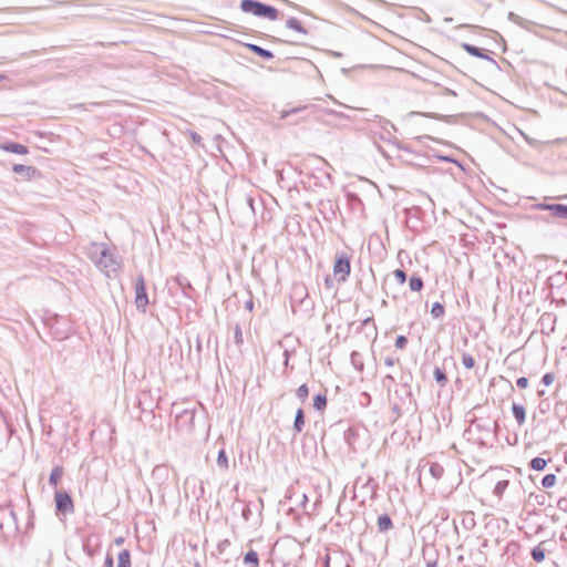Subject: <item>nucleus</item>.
<instances>
[{
    "label": "nucleus",
    "instance_id": "1",
    "mask_svg": "<svg viewBox=\"0 0 567 567\" xmlns=\"http://www.w3.org/2000/svg\"><path fill=\"white\" fill-rule=\"evenodd\" d=\"M498 427L496 421L491 422L488 420H482L474 417L468 427L464 431V435H467L468 440H473L480 445H486V440L491 436L492 431Z\"/></svg>",
    "mask_w": 567,
    "mask_h": 567
},
{
    "label": "nucleus",
    "instance_id": "2",
    "mask_svg": "<svg viewBox=\"0 0 567 567\" xmlns=\"http://www.w3.org/2000/svg\"><path fill=\"white\" fill-rule=\"evenodd\" d=\"M239 7L245 13H250L257 18L268 19L270 21H276L280 14L276 7L259 0H241Z\"/></svg>",
    "mask_w": 567,
    "mask_h": 567
},
{
    "label": "nucleus",
    "instance_id": "3",
    "mask_svg": "<svg viewBox=\"0 0 567 567\" xmlns=\"http://www.w3.org/2000/svg\"><path fill=\"white\" fill-rule=\"evenodd\" d=\"M168 290L173 295L181 293L185 299L194 300L195 289L187 277L177 275L167 280Z\"/></svg>",
    "mask_w": 567,
    "mask_h": 567
},
{
    "label": "nucleus",
    "instance_id": "4",
    "mask_svg": "<svg viewBox=\"0 0 567 567\" xmlns=\"http://www.w3.org/2000/svg\"><path fill=\"white\" fill-rule=\"evenodd\" d=\"M134 303L136 309L143 313L146 312V308L150 305L148 293L146 289V282L144 275L141 272L134 280Z\"/></svg>",
    "mask_w": 567,
    "mask_h": 567
},
{
    "label": "nucleus",
    "instance_id": "5",
    "mask_svg": "<svg viewBox=\"0 0 567 567\" xmlns=\"http://www.w3.org/2000/svg\"><path fill=\"white\" fill-rule=\"evenodd\" d=\"M351 272V257L347 252H338L333 262V275L339 284L348 280Z\"/></svg>",
    "mask_w": 567,
    "mask_h": 567
},
{
    "label": "nucleus",
    "instance_id": "6",
    "mask_svg": "<svg viewBox=\"0 0 567 567\" xmlns=\"http://www.w3.org/2000/svg\"><path fill=\"white\" fill-rule=\"evenodd\" d=\"M55 514L56 516H66L74 513V503L71 494L65 489L54 492Z\"/></svg>",
    "mask_w": 567,
    "mask_h": 567
},
{
    "label": "nucleus",
    "instance_id": "7",
    "mask_svg": "<svg viewBox=\"0 0 567 567\" xmlns=\"http://www.w3.org/2000/svg\"><path fill=\"white\" fill-rule=\"evenodd\" d=\"M100 256L95 259V264L105 271L106 276L110 277L111 272H116L120 268V264L116 260L114 254L105 245L100 246Z\"/></svg>",
    "mask_w": 567,
    "mask_h": 567
},
{
    "label": "nucleus",
    "instance_id": "8",
    "mask_svg": "<svg viewBox=\"0 0 567 567\" xmlns=\"http://www.w3.org/2000/svg\"><path fill=\"white\" fill-rule=\"evenodd\" d=\"M172 412L175 413V424L179 430L190 431L194 426L196 409L185 408L179 410L173 404Z\"/></svg>",
    "mask_w": 567,
    "mask_h": 567
},
{
    "label": "nucleus",
    "instance_id": "9",
    "mask_svg": "<svg viewBox=\"0 0 567 567\" xmlns=\"http://www.w3.org/2000/svg\"><path fill=\"white\" fill-rule=\"evenodd\" d=\"M400 400V404L405 406V412L414 414L417 411V403L412 394V390L408 382H402L401 388L394 391Z\"/></svg>",
    "mask_w": 567,
    "mask_h": 567
},
{
    "label": "nucleus",
    "instance_id": "10",
    "mask_svg": "<svg viewBox=\"0 0 567 567\" xmlns=\"http://www.w3.org/2000/svg\"><path fill=\"white\" fill-rule=\"evenodd\" d=\"M43 322L45 327L49 328L51 336L55 340H63L68 337V329L61 327V323L64 324L65 322V320L62 317L52 315L45 318Z\"/></svg>",
    "mask_w": 567,
    "mask_h": 567
},
{
    "label": "nucleus",
    "instance_id": "11",
    "mask_svg": "<svg viewBox=\"0 0 567 567\" xmlns=\"http://www.w3.org/2000/svg\"><path fill=\"white\" fill-rule=\"evenodd\" d=\"M535 209L538 210H547L550 213L551 217L557 219L565 220L567 215V205L566 204H548V203H538L534 205Z\"/></svg>",
    "mask_w": 567,
    "mask_h": 567
},
{
    "label": "nucleus",
    "instance_id": "12",
    "mask_svg": "<svg viewBox=\"0 0 567 567\" xmlns=\"http://www.w3.org/2000/svg\"><path fill=\"white\" fill-rule=\"evenodd\" d=\"M4 526L17 532L19 529L18 518L12 508L0 509V530L4 534Z\"/></svg>",
    "mask_w": 567,
    "mask_h": 567
},
{
    "label": "nucleus",
    "instance_id": "13",
    "mask_svg": "<svg viewBox=\"0 0 567 567\" xmlns=\"http://www.w3.org/2000/svg\"><path fill=\"white\" fill-rule=\"evenodd\" d=\"M403 213L410 228H417V224L425 215V212L420 206L404 208Z\"/></svg>",
    "mask_w": 567,
    "mask_h": 567
},
{
    "label": "nucleus",
    "instance_id": "14",
    "mask_svg": "<svg viewBox=\"0 0 567 567\" xmlns=\"http://www.w3.org/2000/svg\"><path fill=\"white\" fill-rule=\"evenodd\" d=\"M12 172L24 176L27 181H31L34 178H40L42 176L41 172L34 166H27L23 164H13Z\"/></svg>",
    "mask_w": 567,
    "mask_h": 567
},
{
    "label": "nucleus",
    "instance_id": "15",
    "mask_svg": "<svg viewBox=\"0 0 567 567\" xmlns=\"http://www.w3.org/2000/svg\"><path fill=\"white\" fill-rule=\"evenodd\" d=\"M169 478V468L166 464H158L152 471V480L162 487Z\"/></svg>",
    "mask_w": 567,
    "mask_h": 567
},
{
    "label": "nucleus",
    "instance_id": "16",
    "mask_svg": "<svg viewBox=\"0 0 567 567\" xmlns=\"http://www.w3.org/2000/svg\"><path fill=\"white\" fill-rule=\"evenodd\" d=\"M462 48L470 55L478 58V59H482V60L489 61L491 63H493L495 66L498 68L497 62L492 56H489L487 51H485L484 49L478 48V47L473 45V44H470V43H463Z\"/></svg>",
    "mask_w": 567,
    "mask_h": 567
},
{
    "label": "nucleus",
    "instance_id": "17",
    "mask_svg": "<svg viewBox=\"0 0 567 567\" xmlns=\"http://www.w3.org/2000/svg\"><path fill=\"white\" fill-rule=\"evenodd\" d=\"M82 548H83L84 554L90 559L89 561L84 563V567H94L92 559L95 555H97L100 553L101 547L97 544L93 545L91 539H87V540L83 542Z\"/></svg>",
    "mask_w": 567,
    "mask_h": 567
},
{
    "label": "nucleus",
    "instance_id": "18",
    "mask_svg": "<svg viewBox=\"0 0 567 567\" xmlns=\"http://www.w3.org/2000/svg\"><path fill=\"white\" fill-rule=\"evenodd\" d=\"M1 150L8 153L18 154V155H27L29 154V148L13 141H7L0 145Z\"/></svg>",
    "mask_w": 567,
    "mask_h": 567
},
{
    "label": "nucleus",
    "instance_id": "19",
    "mask_svg": "<svg viewBox=\"0 0 567 567\" xmlns=\"http://www.w3.org/2000/svg\"><path fill=\"white\" fill-rule=\"evenodd\" d=\"M359 436L358 430L353 426H349L346 430H343V440L344 443L348 445V447L351 451H355V442Z\"/></svg>",
    "mask_w": 567,
    "mask_h": 567
},
{
    "label": "nucleus",
    "instance_id": "20",
    "mask_svg": "<svg viewBox=\"0 0 567 567\" xmlns=\"http://www.w3.org/2000/svg\"><path fill=\"white\" fill-rule=\"evenodd\" d=\"M246 48L252 52L254 54H256L257 56L266 60V61H269V60H272L274 59V53L268 50V49H265V48H261L260 45H257V44H254V43H247L246 44Z\"/></svg>",
    "mask_w": 567,
    "mask_h": 567
},
{
    "label": "nucleus",
    "instance_id": "21",
    "mask_svg": "<svg viewBox=\"0 0 567 567\" xmlns=\"http://www.w3.org/2000/svg\"><path fill=\"white\" fill-rule=\"evenodd\" d=\"M306 423V414L302 408H298L295 414V420L292 424V430L295 435L300 434L303 431Z\"/></svg>",
    "mask_w": 567,
    "mask_h": 567
},
{
    "label": "nucleus",
    "instance_id": "22",
    "mask_svg": "<svg viewBox=\"0 0 567 567\" xmlns=\"http://www.w3.org/2000/svg\"><path fill=\"white\" fill-rule=\"evenodd\" d=\"M328 405V398L327 393L324 392H318L312 398V406L316 411L323 413Z\"/></svg>",
    "mask_w": 567,
    "mask_h": 567
},
{
    "label": "nucleus",
    "instance_id": "23",
    "mask_svg": "<svg viewBox=\"0 0 567 567\" xmlns=\"http://www.w3.org/2000/svg\"><path fill=\"white\" fill-rule=\"evenodd\" d=\"M377 526L379 533H386L393 528L392 518L389 514L383 513L378 516Z\"/></svg>",
    "mask_w": 567,
    "mask_h": 567
},
{
    "label": "nucleus",
    "instance_id": "24",
    "mask_svg": "<svg viewBox=\"0 0 567 567\" xmlns=\"http://www.w3.org/2000/svg\"><path fill=\"white\" fill-rule=\"evenodd\" d=\"M243 563L246 567H259L260 566V559L258 553L250 548L244 556H243Z\"/></svg>",
    "mask_w": 567,
    "mask_h": 567
},
{
    "label": "nucleus",
    "instance_id": "25",
    "mask_svg": "<svg viewBox=\"0 0 567 567\" xmlns=\"http://www.w3.org/2000/svg\"><path fill=\"white\" fill-rule=\"evenodd\" d=\"M64 473L63 466L55 465L49 476V485L53 487L56 491L58 484L60 480L62 478Z\"/></svg>",
    "mask_w": 567,
    "mask_h": 567
},
{
    "label": "nucleus",
    "instance_id": "26",
    "mask_svg": "<svg viewBox=\"0 0 567 567\" xmlns=\"http://www.w3.org/2000/svg\"><path fill=\"white\" fill-rule=\"evenodd\" d=\"M512 413L518 425H523L526 421V409L524 405L518 403L512 404Z\"/></svg>",
    "mask_w": 567,
    "mask_h": 567
},
{
    "label": "nucleus",
    "instance_id": "27",
    "mask_svg": "<svg viewBox=\"0 0 567 567\" xmlns=\"http://www.w3.org/2000/svg\"><path fill=\"white\" fill-rule=\"evenodd\" d=\"M379 484L374 481L373 477L369 476L367 481L361 485V489H365L367 493H370V498L375 499L378 496Z\"/></svg>",
    "mask_w": 567,
    "mask_h": 567
},
{
    "label": "nucleus",
    "instance_id": "28",
    "mask_svg": "<svg viewBox=\"0 0 567 567\" xmlns=\"http://www.w3.org/2000/svg\"><path fill=\"white\" fill-rule=\"evenodd\" d=\"M550 458H544L542 456L533 457L528 463V468L532 471H544L548 464Z\"/></svg>",
    "mask_w": 567,
    "mask_h": 567
},
{
    "label": "nucleus",
    "instance_id": "29",
    "mask_svg": "<svg viewBox=\"0 0 567 567\" xmlns=\"http://www.w3.org/2000/svg\"><path fill=\"white\" fill-rule=\"evenodd\" d=\"M548 284L551 288L561 287L563 285L567 284V274L558 271V272L551 275L548 278Z\"/></svg>",
    "mask_w": 567,
    "mask_h": 567
},
{
    "label": "nucleus",
    "instance_id": "30",
    "mask_svg": "<svg viewBox=\"0 0 567 567\" xmlns=\"http://www.w3.org/2000/svg\"><path fill=\"white\" fill-rule=\"evenodd\" d=\"M286 27L291 29L298 33L308 34V30L302 25V23L295 17H290L286 21Z\"/></svg>",
    "mask_w": 567,
    "mask_h": 567
},
{
    "label": "nucleus",
    "instance_id": "31",
    "mask_svg": "<svg viewBox=\"0 0 567 567\" xmlns=\"http://www.w3.org/2000/svg\"><path fill=\"white\" fill-rule=\"evenodd\" d=\"M308 109H309L308 105H299V106H295V107H291V109H288V110H282V111H280V118L281 120L289 118V117H291L293 115H298V114L303 113Z\"/></svg>",
    "mask_w": 567,
    "mask_h": 567
},
{
    "label": "nucleus",
    "instance_id": "32",
    "mask_svg": "<svg viewBox=\"0 0 567 567\" xmlns=\"http://www.w3.org/2000/svg\"><path fill=\"white\" fill-rule=\"evenodd\" d=\"M545 542H542L530 550V556L534 561L542 563L546 557V549L544 548Z\"/></svg>",
    "mask_w": 567,
    "mask_h": 567
},
{
    "label": "nucleus",
    "instance_id": "33",
    "mask_svg": "<svg viewBox=\"0 0 567 567\" xmlns=\"http://www.w3.org/2000/svg\"><path fill=\"white\" fill-rule=\"evenodd\" d=\"M433 377L435 382L444 388L447 384V375L444 368L435 367L433 371Z\"/></svg>",
    "mask_w": 567,
    "mask_h": 567
},
{
    "label": "nucleus",
    "instance_id": "34",
    "mask_svg": "<svg viewBox=\"0 0 567 567\" xmlns=\"http://www.w3.org/2000/svg\"><path fill=\"white\" fill-rule=\"evenodd\" d=\"M150 399L148 393H143L138 399V405L143 413H150L153 414L155 405L152 401L146 402V400Z\"/></svg>",
    "mask_w": 567,
    "mask_h": 567
},
{
    "label": "nucleus",
    "instance_id": "35",
    "mask_svg": "<svg viewBox=\"0 0 567 567\" xmlns=\"http://www.w3.org/2000/svg\"><path fill=\"white\" fill-rule=\"evenodd\" d=\"M409 287L411 291L420 292L424 287V281L421 276L413 274L409 279Z\"/></svg>",
    "mask_w": 567,
    "mask_h": 567
},
{
    "label": "nucleus",
    "instance_id": "36",
    "mask_svg": "<svg viewBox=\"0 0 567 567\" xmlns=\"http://www.w3.org/2000/svg\"><path fill=\"white\" fill-rule=\"evenodd\" d=\"M117 567H132L131 551L122 549L117 555Z\"/></svg>",
    "mask_w": 567,
    "mask_h": 567
},
{
    "label": "nucleus",
    "instance_id": "37",
    "mask_svg": "<svg viewBox=\"0 0 567 567\" xmlns=\"http://www.w3.org/2000/svg\"><path fill=\"white\" fill-rule=\"evenodd\" d=\"M217 465L220 470L227 471L229 468L228 456L224 447L218 451Z\"/></svg>",
    "mask_w": 567,
    "mask_h": 567
},
{
    "label": "nucleus",
    "instance_id": "38",
    "mask_svg": "<svg viewBox=\"0 0 567 567\" xmlns=\"http://www.w3.org/2000/svg\"><path fill=\"white\" fill-rule=\"evenodd\" d=\"M430 313L434 319H442L445 315L444 305L441 303L440 301L434 302L431 307Z\"/></svg>",
    "mask_w": 567,
    "mask_h": 567
},
{
    "label": "nucleus",
    "instance_id": "39",
    "mask_svg": "<svg viewBox=\"0 0 567 567\" xmlns=\"http://www.w3.org/2000/svg\"><path fill=\"white\" fill-rule=\"evenodd\" d=\"M347 199L352 209L363 208V202L355 193H347Z\"/></svg>",
    "mask_w": 567,
    "mask_h": 567
},
{
    "label": "nucleus",
    "instance_id": "40",
    "mask_svg": "<svg viewBox=\"0 0 567 567\" xmlns=\"http://www.w3.org/2000/svg\"><path fill=\"white\" fill-rule=\"evenodd\" d=\"M350 360L357 371H360V372L363 371L364 364L362 361V355L358 351L351 352Z\"/></svg>",
    "mask_w": 567,
    "mask_h": 567
},
{
    "label": "nucleus",
    "instance_id": "41",
    "mask_svg": "<svg viewBox=\"0 0 567 567\" xmlns=\"http://www.w3.org/2000/svg\"><path fill=\"white\" fill-rule=\"evenodd\" d=\"M429 472L433 478L440 480L443 476L444 468L441 464L434 462L430 464Z\"/></svg>",
    "mask_w": 567,
    "mask_h": 567
},
{
    "label": "nucleus",
    "instance_id": "42",
    "mask_svg": "<svg viewBox=\"0 0 567 567\" xmlns=\"http://www.w3.org/2000/svg\"><path fill=\"white\" fill-rule=\"evenodd\" d=\"M309 395V386L307 383H302L299 385L296 390V398L301 402L305 403L307 398Z\"/></svg>",
    "mask_w": 567,
    "mask_h": 567
},
{
    "label": "nucleus",
    "instance_id": "43",
    "mask_svg": "<svg viewBox=\"0 0 567 567\" xmlns=\"http://www.w3.org/2000/svg\"><path fill=\"white\" fill-rule=\"evenodd\" d=\"M508 484L509 482L506 480L498 481L494 486L493 494L497 497H502L508 487Z\"/></svg>",
    "mask_w": 567,
    "mask_h": 567
},
{
    "label": "nucleus",
    "instance_id": "44",
    "mask_svg": "<svg viewBox=\"0 0 567 567\" xmlns=\"http://www.w3.org/2000/svg\"><path fill=\"white\" fill-rule=\"evenodd\" d=\"M556 481H557V477L554 473H549V474H546L543 478H542V486L545 487V488H550L553 487L555 484H556Z\"/></svg>",
    "mask_w": 567,
    "mask_h": 567
},
{
    "label": "nucleus",
    "instance_id": "45",
    "mask_svg": "<svg viewBox=\"0 0 567 567\" xmlns=\"http://www.w3.org/2000/svg\"><path fill=\"white\" fill-rule=\"evenodd\" d=\"M462 524L466 529H468V530L473 529L475 526L474 513L467 512L465 514V516L463 517Z\"/></svg>",
    "mask_w": 567,
    "mask_h": 567
},
{
    "label": "nucleus",
    "instance_id": "46",
    "mask_svg": "<svg viewBox=\"0 0 567 567\" xmlns=\"http://www.w3.org/2000/svg\"><path fill=\"white\" fill-rule=\"evenodd\" d=\"M234 342L237 347H241L244 343L241 327L237 323L234 328Z\"/></svg>",
    "mask_w": 567,
    "mask_h": 567
},
{
    "label": "nucleus",
    "instance_id": "47",
    "mask_svg": "<svg viewBox=\"0 0 567 567\" xmlns=\"http://www.w3.org/2000/svg\"><path fill=\"white\" fill-rule=\"evenodd\" d=\"M462 364L465 369H473L475 365V359L470 353H463L462 354Z\"/></svg>",
    "mask_w": 567,
    "mask_h": 567
},
{
    "label": "nucleus",
    "instance_id": "48",
    "mask_svg": "<svg viewBox=\"0 0 567 567\" xmlns=\"http://www.w3.org/2000/svg\"><path fill=\"white\" fill-rule=\"evenodd\" d=\"M471 556L473 557L475 565L480 567H482L487 560L482 549L477 550L475 554H471Z\"/></svg>",
    "mask_w": 567,
    "mask_h": 567
},
{
    "label": "nucleus",
    "instance_id": "49",
    "mask_svg": "<svg viewBox=\"0 0 567 567\" xmlns=\"http://www.w3.org/2000/svg\"><path fill=\"white\" fill-rule=\"evenodd\" d=\"M393 276L399 285H404L408 279V275L403 269H395Z\"/></svg>",
    "mask_w": 567,
    "mask_h": 567
},
{
    "label": "nucleus",
    "instance_id": "50",
    "mask_svg": "<svg viewBox=\"0 0 567 567\" xmlns=\"http://www.w3.org/2000/svg\"><path fill=\"white\" fill-rule=\"evenodd\" d=\"M251 502H247L244 504L243 506V509H241V517L244 518L245 522H249L250 520V517L252 515V511H251Z\"/></svg>",
    "mask_w": 567,
    "mask_h": 567
},
{
    "label": "nucleus",
    "instance_id": "51",
    "mask_svg": "<svg viewBox=\"0 0 567 567\" xmlns=\"http://www.w3.org/2000/svg\"><path fill=\"white\" fill-rule=\"evenodd\" d=\"M408 342H409L408 338L405 336H403V334H400V336H398L395 338L394 346H395L396 349L404 350L406 348V346H408Z\"/></svg>",
    "mask_w": 567,
    "mask_h": 567
},
{
    "label": "nucleus",
    "instance_id": "52",
    "mask_svg": "<svg viewBox=\"0 0 567 567\" xmlns=\"http://www.w3.org/2000/svg\"><path fill=\"white\" fill-rule=\"evenodd\" d=\"M188 135H189V138L192 140L193 143L197 144L198 146L204 147L203 138H202V136L197 132L189 131Z\"/></svg>",
    "mask_w": 567,
    "mask_h": 567
},
{
    "label": "nucleus",
    "instance_id": "53",
    "mask_svg": "<svg viewBox=\"0 0 567 567\" xmlns=\"http://www.w3.org/2000/svg\"><path fill=\"white\" fill-rule=\"evenodd\" d=\"M395 383V379L392 374H386L383 379H382V385L383 388H385L388 391L391 390V385Z\"/></svg>",
    "mask_w": 567,
    "mask_h": 567
},
{
    "label": "nucleus",
    "instance_id": "54",
    "mask_svg": "<svg viewBox=\"0 0 567 567\" xmlns=\"http://www.w3.org/2000/svg\"><path fill=\"white\" fill-rule=\"evenodd\" d=\"M392 412L395 414L396 419L403 415L405 412V406L400 403H394L391 408Z\"/></svg>",
    "mask_w": 567,
    "mask_h": 567
},
{
    "label": "nucleus",
    "instance_id": "55",
    "mask_svg": "<svg viewBox=\"0 0 567 567\" xmlns=\"http://www.w3.org/2000/svg\"><path fill=\"white\" fill-rule=\"evenodd\" d=\"M555 380V374L553 372H547L543 375L542 378V383L545 385V386H549Z\"/></svg>",
    "mask_w": 567,
    "mask_h": 567
},
{
    "label": "nucleus",
    "instance_id": "56",
    "mask_svg": "<svg viewBox=\"0 0 567 567\" xmlns=\"http://www.w3.org/2000/svg\"><path fill=\"white\" fill-rule=\"evenodd\" d=\"M516 385L519 388V389H526L528 386V378L526 377H519L517 378L516 380Z\"/></svg>",
    "mask_w": 567,
    "mask_h": 567
},
{
    "label": "nucleus",
    "instance_id": "57",
    "mask_svg": "<svg viewBox=\"0 0 567 567\" xmlns=\"http://www.w3.org/2000/svg\"><path fill=\"white\" fill-rule=\"evenodd\" d=\"M507 18L509 21H512L514 23L522 24L523 18L512 11L508 12Z\"/></svg>",
    "mask_w": 567,
    "mask_h": 567
},
{
    "label": "nucleus",
    "instance_id": "58",
    "mask_svg": "<svg viewBox=\"0 0 567 567\" xmlns=\"http://www.w3.org/2000/svg\"><path fill=\"white\" fill-rule=\"evenodd\" d=\"M534 498L535 502L538 504V505H544L545 503V495L544 494H530L529 495V499Z\"/></svg>",
    "mask_w": 567,
    "mask_h": 567
},
{
    "label": "nucleus",
    "instance_id": "59",
    "mask_svg": "<svg viewBox=\"0 0 567 567\" xmlns=\"http://www.w3.org/2000/svg\"><path fill=\"white\" fill-rule=\"evenodd\" d=\"M370 323L372 324L373 330H374V333L377 334V326H375V323H374V319H373V317H368V318H365L364 320H362L361 326H362V327H365V326H368V324H370Z\"/></svg>",
    "mask_w": 567,
    "mask_h": 567
},
{
    "label": "nucleus",
    "instance_id": "60",
    "mask_svg": "<svg viewBox=\"0 0 567 567\" xmlns=\"http://www.w3.org/2000/svg\"><path fill=\"white\" fill-rule=\"evenodd\" d=\"M104 567H114V558L112 554L107 553L104 559Z\"/></svg>",
    "mask_w": 567,
    "mask_h": 567
},
{
    "label": "nucleus",
    "instance_id": "61",
    "mask_svg": "<svg viewBox=\"0 0 567 567\" xmlns=\"http://www.w3.org/2000/svg\"><path fill=\"white\" fill-rule=\"evenodd\" d=\"M230 545V542L228 539H223L218 543L217 549L219 553H223L228 546Z\"/></svg>",
    "mask_w": 567,
    "mask_h": 567
},
{
    "label": "nucleus",
    "instance_id": "62",
    "mask_svg": "<svg viewBox=\"0 0 567 567\" xmlns=\"http://www.w3.org/2000/svg\"><path fill=\"white\" fill-rule=\"evenodd\" d=\"M440 95H450V96H457V93L454 90L442 87L439 92Z\"/></svg>",
    "mask_w": 567,
    "mask_h": 567
},
{
    "label": "nucleus",
    "instance_id": "63",
    "mask_svg": "<svg viewBox=\"0 0 567 567\" xmlns=\"http://www.w3.org/2000/svg\"><path fill=\"white\" fill-rule=\"evenodd\" d=\"M557 507L561 511H567V498L560 497L557 502Z\"/></svg>",
    "mask_w": 567,
    "mask_h": 567
},
{
    "label": "nucleus",
    "instance_id": "64",
    "mask_svg": "<svg viewBox=\"0 0 567 567\" xmlns=\"http://www.w3.org/2000/svg\"><path fill=\"white\" fill-rule=\"evenodd\" d=\"M396 362H399V359H398V358L395 359V358H392V357H386V358L384 359V364H385L386 367H393Z\"/></svg>",
    "mask_w": 567,
    "mask_h": 567
}]
</instances>
